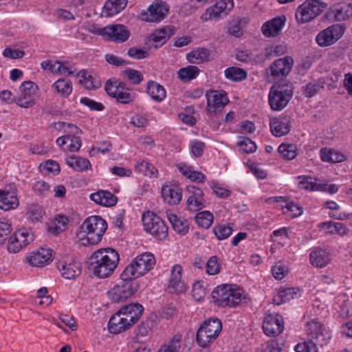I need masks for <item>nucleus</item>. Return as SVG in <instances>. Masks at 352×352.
Masks as SVG:
<instances>
[{
  "mask_svg": "<svg viewBox=\"0 0 352 352\" xmlns=\"http://www.w3.org/2000/svg\"><path fill=\"white\" fill-rule=\"evenodd\" d=\"M144 310V307L138 302L129 303L122 307L109 321V332L118 334L130 329L140 319Z\"/></svg>",
  "mask_w": 352,
  "mask_h": 352,
  "instance_id": "f257e3e1",
  "label": "nucleus"
},
{
  "mask_svg": "<svg viewBox=\"0 0 352 352\" xmlns=\"http://www.w3.org/2000/svg\"><path fill=\"white\" fill-rule=\"evenodd\" d=\"M119 260V254L114 249H100L90 256L89 269L97 277L104 278L114 272Z\"/></svg>",
  "mask_w": 352,
  "mask_h": 352,
  "instance_id": "f03ea898",
  "label": "nucleus"
},
{
  "mask_svg": "<svg viewBox=\"0 0 352 352\" xmlns=\"http://www.w3.org/2000/svg\"><path fill=\"white\" fill-rule=\"evenodd\" d=\"M215 305L221 307H236L245 298L243 292L234 285L224 284L217 287L212 292Z\"/></svg>",
  "mask_w": 352,
  "mask_h": 352,
  "instance_id": "7ed1b4c3",
  "label": "nucleus"
},
{
  "mask_svg": "<svg viewBox=\"0 0 352 352\" xmlns=\"http://www.w3.org/2000/svg\"><path fill=\"white\" fill-rule=\"evenodd\" d=\"M80 228L82 232L86 234V239H82V244L96 245L101 241L107 224L100 217L91 216L84 221Z\"/></svg>",
  "mask_w": 352,
  "mask_h": 352,
  "instance_id": "20e7f679",
  "label": "nucleus"
},
{
  "mask_svg": "<svg viewBox=\"0 0 352 352\" xmlns=\"http://www.w3.org/2000/svg\"><path fill=\"white\" fill-rule=\"evenodd\" d=\"M155 265V258L152 253L144 252L136 256L123 271V277L136 278L146 274Z\"/></svg>",
  "mask_w": 352,
  "mask_h": 352,
  "instance_id": "39448f33",
  "label": "nucleus"
},
{
  "mask_svg": "<svg viewBox=\"0 0 352 352\" xmlns=\"http://www.w3.org/2000/svg\"><path fill=\"white\" fill-rule=\"evenodd\" d=\"M120 281L107 292L108 298L112 302H123L138 289V282L131 277L125 278L123 277V272L120 275Z\"/></svg>",
  "mask_w": 352,
  "mask_h": 352,
  "instance_id": "423d86ee",
  "label": "nucleus"
},
{
  "mask_svg": "<svg viewBox=\"0 0 352 352\" xmlns=\"http://www.w3.org/2000/svg\"><path fill=\"white\" fill-rule=\"evenodd\" d=\"M222 329V323L217 318H210L206 320L197 331L196 340L202 347L207 346L214 342Z\"/></svg>",
  "mask_w": 352,
  "mask_h": 352,
  "instance_id": "0eeeda50",
  "label": "nucleus"
},
{
  "mask_svg": "<svg viewBox=\"0 0 352 352\" xmlns=\"http://www.w3.org/2000/svg\"><path fill=\"white\" fill-rule=\"evenodd\" d=\"M293 88L291 85L278 84L273 85L270 90L268 100L270 105L274 111H280L288 104L293 96Z\"/></svg>",
  "mask_w": 352,
  "mask_h": 352,
  "instance_id": "6e6552de",
  "label": "nucleus"
},
{
  "mask_svg": "<svg viewBox=\"0 0 352 352\" xmlns=\"http://www.w3.org/2000/svg\"><path fill=\"white\" fill-rule=\"evenodd\" d=\"M142 223L144 230L157 240H164L168 236V226L157 215L151 211L142 215Z\"/></svg>",
  "mask_w": 352,
  "mask_h": 352,
  "instance_id": "1a4fd4ad",
  "label": "nucleus"
},
{
  "mask_svg": "<svg viewBox=\"0 0 352 352\" xmlns=\"http://www.w3.org/2000/svg\"><path fill=\"white\" fill-rule=\"evenodd\" d=\"M107 94L116 99L118 102L129 104L133 101L134 96L128 91L126 83L117 80L109 79L105 84Z\"/></svg>",
  "mask_w": 352,
  "mask_h": 352,
  "instance_id": "9d476101",
  "label": "nucleus"
},
{
  "mask_svg": "<svg viewBox=\"0 0 352 352\" xmlns=\"http://www.w3.org/2000/svg\"><path fill=\"white\" fill-rule=\"evenodd\" d=\"M168 10V4L163 1L158 0L150 5L147 10H142L140 14L142 21L159 23L166 17Z\"/></svg>",
  "mask_w": 352,
  "mask_h": 352,
  "instance_id": "9b49d317",
  "label": "nucleus"
},
{
  "mask_svg": "<svg viewBox=\"0 0 352 352\" xmlns=\"http://www.w3.org/2000/svg\"><path fill=\"white\" fill-rule=\"evenodd\" d=\"M293 65V58L286 56L274 61L267 69V72L270 75L272 80H280L289 74Z\"/></svg>",
  "mask_w": 352,
  "mask_h": 352,
  "instance_id": "f8f14e48",
  "label": "nucleus"
},
{
  "mask_svg": "<svg viewBox=\"0 0 352 352\" xmlns=\"http://www.w3.org/2000/svg\"><path fill=\"white\" fill-rule=\"evenodd\" d=\"M345 28L341 24L332 25L321 31L316 36V42L320 46H329L335 43L344 34Z\"/></svg>",
  "mask_w": 352,
  "mask_h": 352,
  "instance_id": "ddd939ff",
  "label": "nucleus"
},
{
  "mask_svg": "<svg viewBox=\"0 0 352 352\" xmlns=\"http://www.w3.org/2000/svg\"><path fill=\"white\" fill-rule=\"evenodd\" d=\"M33 240L34 236L31 232L25 228L19 229L10 237L8 250L10 253H17Z\"/></svg>",
  "mask_w": 352,
  "mask_h": 352,
  "instance_id": "4468645a",
  "label": "nucleus"
},
{
  "mask_svg": "<svg viewBox=\"0 0 352 352\" xmlns=\"http://www.w3.org/2000/svg\"><path fill=\"white\" fill-rule=\"evenodd\" d=\"M207 110L210 113L216 114L221 112L229 100L225 91L210 90L206 92Z\"/></svg>",
  "mask_w": 352,
  "mask_h": 352,
  "instance_id": "2eb2a0df",
  "label": "nucleus"
},
{
  "mask_svg": "<svg viewBox=\"0 0 352 352\" xmlns=\"http://www.w3.org/2000/svg\"><path fill=\"white\" fill-rule=\"evenodd\" d=\"M21 94L15 98L14 102L21 107L29 108L34 104L32 96L36 93L38 87L32 81L23 82L20 87Z\"/></svg>",
  "mask_w": 352,
  "mask_h": 352,
  "instance_id": "dca6fc26",
  "label": "nucleus"
},
{
  "mask_svg": "<svg viewBox=\"0 0 352 352\" xmlns=\"http://www.w3.org/2000/svg\"><path fill=\"white\" fill-rule=\"evenodd\" d=\"M104 39L116 43H124L130 36V31L122 24H112L104 27Z\"/></svg>",
  "mask_w": 352,
  "mask_h": 352,
  "instance_id": "f3484780",
  "label": "nucleus"
},
{
  "mask_svg": "<svg viewBox=\"0 0 352 352\" xmlns=\"http://www.w3.org/2000/svg\"><path fill=\"white\" fill-rule=\"evenodd\" d=\"M19 199L16 195V187L14 185L6 186L0 189V208L8 211L17 208Z\"/></svg>",
  "mask_w": 352,
  "mask_h": 352,
  "instance_id": "a211bd4d",
  "label": "nucleus"
},
{
  "mask_svg": "<svg viewBox=\"0 0 352 352\" xmlns=\"http://www.w3.org/2000/svg\"><path fill=\"white\" fill-rule=\"evenodd\" d=\"M182 267L180 265L173 266L168 284L170 292L182 294L186 292L187 286L182 278Z\"/></svg>",
  "mask_w": 352,
  "mask_h": 352,
  "instance_id": "6ab92c4d",
  "label": "nucleus"
},
{
  "mask_svg": "<svg viewBox=\"0 0 352 352\" xmlns=\"http://www.w3.org/2000/svg\"><path fill=\"white\" fill-rule=\"evenodd\" d=\"M186 190L188 194L187 206L191 211H198L206 206L203 190L195 186H188Z\"/></svg>",
  "mask_w": 352,
  "mask_h": 352,
  "instance_id": "aec40b11",
  "label": "nucleus"
},
{
  "mask_svg": "<svg viewBox=\"0 0 352 352\" xmlns=\"http://www.w3.org/2000/svg\"><path fill=\"white\" fill-rule=\"evenodd\" d=\"M263 329L268 336H277L284 329V322L280 316L267 315L263 322Z\"/></svg>",
  "mask_w": 352,
  "mask_h": 352,
  "instance_id": "412c9836",
  "label": "nucleus"
},
{
  "mask_svg": "<svg viewBox=\"0 0 352 352\" xmlns=\"http://www.w3.org/2000/svg\"><path fill=\"white\" fill-rule=\"evenodd\" d=\"M329 20L342 21L352 16V3H339L331 8L326 14Z\"/></svg>",
  "mask_w": 352,
  "mask_h": 352,
  "instance_id": "4be33fe9",
  "label": "nucleus"
},
{
  "mask_svg": "<svg viewBox=\"0 0 352 352\" xmlns=\"http://www.w3.org/2000/svg\"><path fill=\"white\" fill-rule=\"evenodd\" d=\"M285 22L286 17L285 15L274 17L262 25V33L266 37H275L280 34Z\"/></svg>",
  "mask_w": 352,
  "mask_h": 352,
  "instance_id": "5701e85b",
  "label": "nucleus"
},
{
  "mask_svg": "<svg viewBox=\"0 0 352 352\" xmlns=\"http://www.w3.org/2000/svg\"><path fill=\"white\" fill-rule=\"evenodd\" d=\"M270 131L276 137H281L287 134L291 130V120L289 117L280 116L274 118L270 122Z\"/></svg>",
  "mask_w": 352,
  "mask_h": 352,
  "instance_id": "b1692460",
  "label": "nucleus"
},
{
  "mask_svg": "<svg viewBox=\"0 0 352 352\" xmlns=\"http://www.w3.org/2000/svg\"><path fill=\"white\" fill-rule=\"evenodd\" d=\"M52 252L50 250L41 249L30 253L27 257V262L33 267H43L49 264L52 261Z\"/></svg>",
  "mask_w": 352,
  "mask_h": 352,
  "instance_id": "393cba45",
  "label": "nucleus"
},
{
  "mask_svg": "<svg viewBox=\"0 0 352 352\" xmlns=\"http://www.w3.org/2000/svg\"><path fill=\"white\" fill-rule=\"evenodd\" d=\"M331 261V256L327 249L317 247L309 254V261L312 265L318 268L327 266Z\"/></svg>",
  "mask_w": 352,
  "mask_h": 352,
  "instance_id": "a878e982",
  "label": "nucleus"
},
{
  "mask_svg": "<svg viewBox=\"0 0 352 352\" xmlns=\"http://www.w3.org/2000/svg\"><path fill=\"white\" fill-rule=\"evenodd\" d=\"M58 268L61 272L62 276L66 279L75 278L81 273V265L75 261L68 263L66 261L59 262Z\"/></svg>",
  "mask_w": 352,
  "mask_h": 352,
  "instance_id": "bb28decb",
  "label": "nucleus"
},
{
  "mask_svg": "<svg viewBox=\"0 0 352 352\" xmlns=\"http://www.w3.org/2000/svg\"><path fill=\"white\" fill-rule=\"evenodd\" d=\"M155 326V322L152 318H146L136 327L133 338L135 342H143L150 332Z\"/></svg>",
  "mask_w": 352,
  "mask_h": 352,
  "instance_id": "cd10ccee",
  "label": "nucleus"
},
{
  "mask_svg": "<svg viewBox=\"0 0 352 352\" xmlns=\"http://www.w3.org/2000/svg\"><path fill=\"white\" fill-rule=\"evenodd\" d=\"M89 197L95 203L106 207L115 206L118 201L117 197L113 194L105 190H98L96 192L91 193Z\"/></svg>",
  "mask_w": 352,
  "mask_h": 352,
  "instance_id": "c85d7f7f",
  "label": "nucleus"
},
{
  "mask_svg": "<svg viewBox=\"0 0 352 352\" xmlns=\"http://www.w3.org/2000/svg\"><path fill=\"white\" fill-rule=\"evenodd\" d=\"M162 197L165 202L170 205L178 204L182 200V192L177 186H164L162 189Z\"/></svg>",
  "mask_w": 352,
  "mask_h": 352,
  "instance_id": "c756f323",
  "label": "nucleus"
},
{
  "mask_svg": "<svg viewBox=\"0 0 352 352\" xmlns=\"http://www.w3.org/2000/svg\"><path fill=\"white\" fill-rule=\"evenodd\" d=\"M300 296V291L296 287L280 288L278 293L274 297L276 305H281Z\"/></svg>",
  "mask_w": 352,
  "mask_h": 352,
  "instance_id": "7c9ffc66",
  "label": "nucleus"
},
{
  "mask_svg": "<svg viewBox=\"0 0 352 352\" xmlns=\"http://www.w3.org/2000/svg\"><path fill=\"white\" fill-rule=\"evenodd\" d=\"M189 63L201 64L210 60V51L205 47H199L188 53L186 56Z\"/></svg>",
  "mask_w": 352,
  "mask_h": 352,
  "instance_id": "2f4dec72",
  "label": "nucleus"
},
{
  "mask_svg": "<svg viewBox=\"0 0 352 352\" xmlns=\"http://www.w3.org/2000/svg\"><path fill=\"white\" fill-rule=\"evenodd\" d=\"M127 0H107L104 6L102 12L106 16H113L125 8Z\"/></svg>",
  "mask_w": 352,
  "mask_h": 352,
  "instance_id": "473e14b6",
  "label": "nucleus"
},
{
  "mask_svg": "<svg viewBox=\"0 0 352 352\" xmlns=\"http://www.w3.org/2000/svg\"><path fill=\"white\" fill-rule=\"evenodd\" d=\"M147 94L156 102H162L166 98V90L159 83L149 80L147 82Z\"/></svg>",
  "mask_w": 352,
  "mask_h": 352,
  "instance_id": "72a5a7b5",
  "label": "nucleus"
},
{
  "mask_svg": "<svg viewBox=\"0 0 352 352\" xmlns=\"http://www.w3.org/2000/svg\"><path fill=\"white\" fill-rule=\"evenodd\" d=\"M166 217L173 230L180 235H185L189 230L188 221L181 220L177 216L169 211L166 212Z\"/></svg>",
  "mask_w": 352,
  "mask_h": 352,
  "instance_id": "f704fd0d",
  "label": "nucleus"
},
{
  "mask_svg": "<svg viewBox=\"0 0 352 352\" xmlns=\"http://www.w3.org/2000/svg\"><path fill=\"white\" fill-rule=\"evenodd\" d=\"M56 142L60 147H62L69 142L68 150L70 152L78 151L82 146L80 138L75 137V135H71V134H67L66 135L59 137Z\"/></svg>",
  "mask_w": 352,
  "mask_h": 352,
  "instance_id": "c9c22d12",
  "label": "nucleus"
},
{
  "mask_svg": "<svg viewBox=\"0 0 352 352\" xmlns=\"http://www.w3.org/2000/svg\"><path fill=\"white\" fill-rule=\"evenodd\" d=\"M309 189L311 190H317L335 194L338 190V187L334 184H329L324 180L320 179H314V181L309 182Z\"/></svg>",
  "mask_w": 352,
  "mask_h": 352,
  "instance_id": "e433bc0d",
  "label": "nucleus"
},
{
  "mask_svg": "<svg viewBox=\"0 0 352 352\" xmlns=\"http://www.w3.org/2000/svg\"><path fill=\"white\" fill-rule=\"evenodd\" d=\"M66 164L78 172H82L91 168L90 162L86 159L74 155L69 156L66 159Z\"/></svg>",
  "mask_w": 352,
  "mask_h": 352,
  "instance_id": "4c0bfd02",
  "label": "nucleus"
},
{
  "mask_svg": "<svg viewBox=\"0 0 352 352\" xmlns=\"http://www.w3.org/2000/svg\"><path fill=\"white\" fill-rule=\"evenodd\" d=\"M225 76L229 80L240 82L247 78L246 70L237 67H230L224 71Z\"/></svg>",
  "mask_w": 352,
  "mask_h": 352,
  "instance_id": "58836bf2",
  "label": "nucleus"
},
{
  "mask_svg": "<svg viewBox=\"0 0 352 352\" xmlns=\"http://www.w3.org/2000/svg\"><path fill=\"white\" fill-rule=\"evenodd\" d=\"M69 222L68 218L65 215H57L55 219L51 221L48 226V231L54 234H58L63 232Z\"/></svg>",
  "mask_w": 352,
  "mask_h": 352,
  "instance_id": "ea45409f",
  "label": "nucleus"
},
{
  "mask_svg": "<svg viewBox=\"0 0 352 352\" xmlns=\"http://www.w3.org/2000/svg\"><path fill=\"white\" fill-rule=\"evenodd\" d=\"M179 171L192 182L204 183L206 177L201 172L193 170L191 166L181 165L179 167Z\"/></svg>",
  "mask_w": 352,
  "mask_h": 352,
  "instance_id": "a19ab883",
  "label": "nucleus"
},
{
  "mask_svg": "<svg viewBox=\"0 0 352 352\" xmlns=\"http://www.w3.org/2000/svg\"><path fill=\"white\" fill-rule=\"evenodd\" d=\"M320 153L321 160L325 162L338 163L344 160V156L333 149L322 148Z\"/></svg>",
  "mask_w": 352,
  "mask_h": 352,
  "instance_id": "79ce46f5",
  "label": "nucleus"
},
{
  "mask_svg": "<svg viewBox=\"0 0 352 352\" xmlns=\"http://www.w3.org/2000/svg\"><path fill=\"white\" fill-rule=\"evenodd\" d=\"M52 87L63 98H67L72 91V82L65 78L57 80L53 83Z\"/></svg>",
  "mask_w": 352,
  "mask_h": 352,
  "instance_id": "37998d69",
  "label": "nucleus"
},
{
  "mask_svg": "<svg viewBox=\"0 0 352 352\" xmlns=\"http://www.w3.org/2000/svg\"><path fill=\"white\" fill-rule=\"evenodd\" d=\"M175 33V28L171 26H166L155 30L151 35V40L155 42H160L164 40L162 43L168 39Z\"/></svg>",
  "mask_w": 352,
  "mask_h": 352,
  "instance_id": "c03bdc74",
  "label": "nucleus"
},
{
  "mask_svg": "<svg viewBox=\"0 0 352 352\" xmlns=\"http://www.w3.org/2000/svg\"><path fill=\"white\" fill-rule=\"evenodd\" d=\"M200 70L197 66L190 65L181 68L177 72L178 78L184 82H189L195 78Z\"/></svg>",
  "mask_w": 352,
  "mask_h": 352,
  "instance_id": "a18cd8bd",
  "label": "nucleus"
},
{
  "mask_svg": "<svg viewBox=\"0 0 352 352\" xmlns=\"http://www.w3.org/2000/svg\"><path fill=\"white\" fill-rule=\"evenodd\" d=\"M182 336L175 335L167 343L163 344L158 352H179L181 348Z\"/></svg>",
  "mask_w": 352,
  "mask_h": 352,
  "instance_id": "49530a36",
  "label": "nucleus"
},
{
  "mask_svg": "<svg viewBox=\"0 0 352 352\" xmlns=\"http://www.w3.org/2000/svg\"><path fill=\"white\" fill-rule=\"evenodd\" d=\"M121 76L133 85H139L143 80L142 74L134 69H126L122 72Z\"/></svg>",
  "mask_w": 352,
  "mask_h": 352,
  "instance_id": "de8ad7c7",
  "label": "nucleus"
},
{
  "mask_svg": "<svg viewBox=\"0 0 352 352\" xmlns=\"http://www.w3.org/2000/svg\"><path fill=\"white\" fill-rule=\"evenodd\" d=\"M197 224L203 228L210 227L213 221V214L209 211H202L197 214L195 217Z\"/></svg>",
  "mask_w": 352,
  "mask_h": 352,
  "instance_id": "09e8293b",
  "label": "nucleus"
},
{
  "mask_svg": "<svg viewBox=\"0 0 352 352\" xmlns=\"http://www.w3.org/2000/svg\"><path fill=\"white\" fill-rule=\"evenodd\" d=\"M278 153L283 159L292 160L296 157V147L292 144L282 143L278 147Z\"/></svg>",
  "mask_w": 352,
  "mask_h": 352,
  "instance_id": "8fccbe9b",
  "label": "nucleus"
},
{
  "mask_svg": "<svg viewBox=\"0 0 352 352\" xmlns=\"http://www.w3.org/2000/svg\"><path fill=\"white\" fill-rule=\"evenodd\" d=\"M136 170L145 176L157 177L158 175L157 170L154 166L146 161H142L135 165Z\"/></svg>",
  "mask_w": 352,
  "mask_h": 352,
  "instance_id": "3c124183",
  "label": "nucleus"
},
{
  "mask_svg": "<svg viewBox=\"0 0 352 352\" xmlns=\"http://www.w3.org/2000/svg\"><path fill=\"white\" fill-rule=\"evenodd\" d=\"M327 4L320 0H309V21L322 13Z\"/></svg>",
  "mask_w": 352,
  "mask_h": 352,
  "instance_id": "603ef678",
  "label": "nucleus"
},
{
  "mask_svg": "<svg viewBox=\"0 0 352 352\" xmlns=\"http://www.w3.org/2000/svg\"><path fill=\"white\" fill-rule=\"evenodd\" d=\"M309 334L311 335L313 340L320 342L324 340V334L322 332V326L320 323L313 320L309 322Z\"/></svg>",
  "mask_w": 352,
  "mask_h": 352,
  "instance_id": "864d4df0",
  "label": "nucleus"
},
{
  "mask_svg": "<svg viewBox=\"0 0 352 352\" xmlns=\"http://www.w3.org/2000/svg\"><path fill=\"white\" fill-rule=\"evenodd\" d=\"M213 232L219 240L228 238L232 232V227L230 225H219L213 228Z\"/></svg>",
  "mask_w": 352,
  "mask_h": 352,
  "instance_id": "5fc2aeb1",
  "label": "nucleus"
},
{
  "mask_svg": "<svg viewBox=\"0 0 352 352\" xmlns=\"http://www.w3.org/2000/svg\"><path fill=\"white\" fill-rule=\"evenodd\" d=\"M295 17L298 24L308 22V1H305L297 8Z\"/></svg>",
  "mask_w": 352,
  "mask_h": 352,
  "instance_id": "6e6d98bb",
  "label": "nucleus"
},
{
  "mask_svg": "<svg viewBox=\"0 0 352 352\" xmlns=\"http://www.w3.org/2000/svg\"><path fill=\"white\" fill-rule=\"evenodd\" d=\"M28 219L32 222H36L41 220L43 214V210L41 206L32 204L30 206L27 212Z\"/></svg>",
  "mask_w": 352,
  "mask_h": 352,
  "instance_id": "4d7b16f0",
  "label": "nucleus"
},
{
  "mask_svg": "<svg viewBox=\"0 0 352 352\" xmlns=\"http://www.w3.org/2000/svg\"><path fill=\"white\" fill-rule=\"evenodd\" d=\"M77 76L80 78V83L82 84L87 89H94L97 87L94 78L91 75H87V71L80 70Z\"/></svg>",
  "mask_w": 352,
  "mask_h": 352,
  "instance_id": "13d9d810",
  "label": "nucleus"
},
{
  "mask_svg": "<svg viewBox=\"0 0 352 352\" xmlns=\"http://www.w3.org/2000/svg\"><path fill=\"white\" fill-rule=\"evenodd\" d=\"M206 272L209 275L218 274L221 271V265L216 256H211L206 263Z\"/></svg>",
  "mask_w": 352,
  "mask_h": 352,
  "instance_id": "bf43d9fd",
  "label": "nucleus"
},
{
  "mask_svg": "<svg viewBox=\"0 0 352 352\" xmlns=\"http://www.w3.org/2000/svg\"><path fill=\"white\" fill-rule=\"evenodd\" d=\"M283 212L288 214L292 218H295L300 216L302 213V208L294 204V202H288L285 207H282Z\"/></svg>",
  "mask_w": 352,
  "mask_h": 352,
  "instance_id": "052dcab7",
  "label": "nucleus"
},
{
  "mask_svg": "<svg viewBox=\"0 0 352 352\" xmlns=\"http://www.w3.org/2000/svg\"><path fill=\"white\" fill-rule=\"evenodd\" d=\"M287 267L281 262L277 263L272 268V272L274 277L277 280H282L288 273Z\"/></svg>",
  "mask_w": 352,
  "mask_h": 352,
  "instance_id": "680f3d73",
  "label": "nucleus"
},
{
  "mask_svg": "<svg viewBox=\"0 0 352 352\" xmlns=\"http://www.w3.org/2000/svg\"><path fill=\"white\" fill-rule=\"evenodd\" d=\"M228 32L234 37H239L241 36L242 31L241 28V21L233 20L229 22L228 25Z\"/></svg>",
  "mask_w": 352,
  "mask_h": 352,
  "instance_id": "e2e57ef3",
  "label": "nucleus"
},
{
  "mask_svg": "<svg viewBox=\"0 0 352 352\" xmlns=\"http://www.w3.org/2000/svg\"><path fill=\"white\" fill-rule=\"evenodd\" d=\"M238 144L243 147V150L248 153H254L256 150V144L248 138H243Z\"/></svg>",
  "mask_w": 352,
  "mask_h": 352,
  "instance_id": "0e129e2a",
  "label": "nucleus"
},
{
  "mask_svg": "<svg viewBox=\"0 0 352 352\" xmlns=\"http://www.w3.org/2000/svg\"><path fill=\"white\" fill-rule=\"evenodd\" d=\"M80 102L89 107L91 110L100 111H102L104 108V106L102 103L96 102L87 97L82 98Z\"/></svg>",
  "mask_w": 352,
  "mask_h": 352,
  "instance_id": "69168bd1",
  "label": "nucleus"
},
{
  "mask_svg": "<svg viewBox=\"0 0 352 352\" xmlns=\"http://www.w3.org/2000/svg\"><path fill=\"white\" fill-rule=\"evenodd\" d=\"M221 11L218 10L214 6L208 8L206 12L201 14V19L202 21H209L214 19H217L221 14Z\"/></svg>",
  "mask_w": 352,
  "mask_h": 352,
  "instance_id": "338daca9",
  "label": "nucleus"
},
{
  "mask_svg": "<svg viewBox=\"0 0 352 352\" xmlns=\"http://www.w3.org/2000/svg\"><path fill=\"white\" fill-rule=\"evenodd\" d=\"M190 147L192 155L198 157L202 155L205 144L199 140H194L190 143Z\"/></svg>",
  "mask_w": 352,
  "mask_h": 352,
  "instance_id": "774afa93",
  "label": "nucleus"
}]
</instances>
